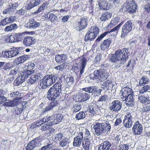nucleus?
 I'll use <instances>...</instances> for the list:
<instances>
[{"label": "nucleus", "mask_w": 150, "mask_h": 150, "mask_svg": "<svg viewBox=\"0 0 150 150\" xmlns=\"http://www.w3.org/2000/svg\"><path fill=\"white\" fill-rule=\"evenodd\" d=\"M112 16V14L110 13L105 12L102 14L100 19L101 21H105L110 18Z\"/></svg>", "instance_id": "nucleus-27"}, {"label": "nucleus", "mask_w": 150, "mask_h": 150, "mask_svg": "<svg viewBox=\"0 0 150 150\" xmlns=\"http://www.w3.org/2000/svg\"><path fill=\"white\" fill-rule=\"evenodd\" d=\"M129 52L128 49L126 48L117 50L111 55L110 61L114 63L115 68L118 69L126 62L129 58Z\"/></svg>", "instance_id": "nucleus-2"}, {"label": "nucleus", "mask_w": 150, "mask_h": 150, "mask_svg": "<svg viewBox=\"0 0 150 150\" xmlns=\"http://www.w3.org/2000/svg\"><path fill=\"white\" fill-rule=\"evenodd\" d=\"M59 98V97L56 99L55 98V99H53L52 100L48 99L49 100L52 101V102L49 105L46 106L45 109H43L42 110V112L44 113H46L49 110H52L54 107L57 106L58 104V103L57 100V99Z\"/></svg>", "instance_id": "nucleus-12"}, {"label": "nucleus", "mask_w": 150, "mask_h": 150, "mask_svg": "<svg viewBox=\"0 0 150 150\" xmlns=\"http://www.w3.org/2000/svg\"><path fill=\"white\" fill-rule=\"evenodd\" d=\"M34 73V70H27L23 71L21 74V75L25 80L28 77Z\"/></svg>", "instance_id": "nucleus-26"}, {"label": "nucleus", "mask_w": 150, "mask_h": 150, "mask_svg": "<svg viewBox=\"0 0 150 150\" xmlns=\"http://www.w3.org/2000/svg\"><path fill=\"white\" fill-rule=\"evenodd\" d=\"M144 86L142 88V89H141L139 91V93L143 94L145 92L148 91V90H150V85H146L145 86Z\"/></svg>", "instance_id": "nucleus-46"}, {"label": "nucleus", "mask_w": 150, "mask_h": 150, "mask_svg": "<svg viewBox=\"0 0 150 150\" xmlns=\"http://www.w3.org/2000/svg\"><path fill=\"white\" fill-rule=\"evenodd\" d=\"M97 36L95 34L92 33H91L88 31L85 37V40L86 41H93L94 40Z\"/></svg>", "instance_id": "nucleus-23"}, {"label": "nucleus", "mask_w": 150, "mask_h": 150, "mask_svg": "<svg viewBox=\"0 0 150 150\" xmlns=\"http://www.w3.org/2000/svg\"><path fill=\"white\" fill-rule=\"evenodd\" d=\"M104 83L105 84L106 88H107L108 89L109 88H112L113 87L112 82L111 80H107Z\"/></svg>", "instance_id": "nucleus-50"}, {"label": "nucleus", "mask_w": 150, "mask_h": 150, "mask_svg": "<svg viewBox=\"0 0 150 150\" xmlns=\"http://www.w3.org/2000/svg\"><path fill=\"white\" fill-rule=\"evenodd\" d=\"M93 127L94 130V134L99 136L104 135L109 133L111 125L109 121L103 120L101 122L96 123Z\"/></svg>", "instance_id": "nucleus-3"}, {"label": "nucleus", "mask_w": 150, "mask_h": 150, "mask_svg": "<svg viewBox=\"0 0 150 150\" xmlns=\"http://www.w3.org/2000/svg\"><path fill=\"white\" fill-rule=\"evenodd\" d=\"M149 81V78L146 76H143L139 80V86H144Z\"/></svg>", "instance_id": "nucleus-28"}, {"label": "nucleus", "mask_w": 150, "mask_h": 150, "mask_svg": "<svg viewBox=\"0 0 150 150\" xmlns=\"http://www.w3.org/2000/svg\"><path fill=\"white\" fill-rule=\"evenodd\" d=\"M18 72V69L17 68L15 69H11L9 71V73L8 75L12 76V78L10 79L11 81L13 80L14 78V76Z\"/></svg>", "instance_id": "nucleus-36"}, {"label": "nucleus", "mask_w": 150, "mask_h": 150, "mask_svg": "<svg viewBox=\"0 0 150 150\" xmlns=\"http://www.w3.org/2000/svg\"><path fill=\"white\" fill-rule=\"evenodd\" d=\"M85 117V113L83 111H81L76 115L75 117L77 120H80L84 119Z\"/></svg>", "instance_id": "nucleus-39"}, {"label": "nucleus", "mask_w": 150, "mask_h": 150, "mask_svg": "<svg viewBox=\"0 0 150 150\" xmlns=\"http://www.w3.org/2000/svg\"><path fill=\"white\" fill-rule=\"evenodd\" d=\"M28 3L26 6L23 7L21 9L18 10L17 11V13L20 15H24L28 10L30 9L28 8Z\"/></svg>", "instance_id": "nucleus-37"}, {"label": "nucleus", "mask_w": 150, "mask_h": 150, "mask_svg": "<svg viewBox=\"0 0 150 150\" xmlns=\"http://www.w3.org/2000/svg\"><path fill=\"white\" fill-rule=\"evenodd\" d=\"M90 140H84L82 142V146L85 150H88L91 145Z\"/></svg>", "instance_id": "nucleus-31"}, {"label": "nucleus", "mask_w": 150, "mask_h": 150, "mask_svg": "<svg viewBox=\"0 0 150 150\" xmlns=\"http://www.w3.org/2000/svg\"><path fill=\"white\" fill-rule=\"evenodd\" d=\"M123 96L122 100L125 98V104L129 107H132L134 104V96L132 94V90L127 87L123 88L122 90Z\"/></svg>", "instance_id": "nucleus-4"}, {"label": "nucleus", "mask_w": 150, "mask_h": 150, "mask_svg": "<svg viewBox=\"0 0 150 150\" xmlns=\"http://www.w3.org/2000/svg\"><path fill=\"white\" fill-rule=\"evenodd\" d=\"M89 32L97 35L99 32L98 28L96 26L91 27L88 30Z\"/></svg>", "instance_id": "nucleus-40"}, {"label": "nucleus", "mask_w": 150, "mask_h": 150, "mask_svg": "<svg viewBox=\"0 0 150 150\" xmlns=\"http://www.w3.org/2000/svg\"><path fill=\"white\" fill-rule=\"evenodd\" d=\"M83 135L82 132H80L78 135L74 138L73 145L74 146L79 147L81 144L83 140Z\"/></svg>", "instance_id": "nucleus-11"}, {"label": "nucleus", "mask_w": 150, "mask_h": 150, "mask_svg": "<svg viewBox=\"0 0 150 150\" xmlns=\"http://www.w3.org/2000/svg\"><path fill=\"white\" fill-rule=\"evenodd\" d=\"M65 64H66L64 63L61 65L56 66L54 68L56 70L62 71L65 69V67L64 66Z\"/></svg>", "instance_id": "nucleus-58"}, {"label": "nucleus", "mask_w": 150, "mask_h": 150, "mask_svg": "<svg viewBox=\"0 0 150 150\" xmlns=\"http://www.w3.org/2000/svg\"><path fill=\"white\" fill-rule=\"evenodd\" d=\"M132 23L130 21H127L122 27L121 37L124 38L132 30Z\"/></svg>", "instance_id": "nucleus-7"}, {"label": "nucleus", "mask_w": 150, "mask_h": 150, "mask_svg": "<svg viewBox=\"0 0 150 150\" xmlns=\"http://www.w3.org/2000/svg\"><path fill=\"white\" fill-rule=\"evenodd\" d=\"M16 17L11 16L4 18L0 21V26H4L9 23L14 22L16 20Z\"/></svg>", "instance_id": "nucleus-14"}, {"label": "nucleus", "mask_w": 150, "mask_h": 150, "mask_svg": "<svg viewBox=\"0 0 150 150\" xmlns=\"http://www.w3.org/2000/svg\"><path fill=\"white\" fill-rule=\"evenodd\" d=\"M26 66L28 70H33L32 69L34 68L35 65L33 63L29 62L26 64Z\"/></svg>", "instance_id": "nucleus-55"}, {"label": "nucleus", "mask_w": 150, "mask_h": 150, "mask_svg": "<svg viewBox=\"0 0 150 150\" xmlns=\"http://www.w3.org/2000/svg\"><path fill=\"white\" fill-rule=\"evenodd\" d=\"M49 18L52 22L56 20L57 18V17L53 13L49 15Z\"/></svg>", "instance_id": "nucleus-61"}, {"label": "nucleus", "mask_w": 150, "mask_h": 150, "mask_svg": "<svg viewBox=\"0 0 150 150\" xmlns=\"http://www.w3.org/2000/svg\"><path fill=\"white\" fill-rule=\"evenodd\" d=\"M18 25L16 23H12L6 27L4 30L6 32H11L13 30H16L18 28Z\"/></svg>", "instance_id": "nucleus-22"}, {"label": "nucleus", "mask_w": 150, "mask_h": 150, "mask_svg": "<svg viewBox=\"0 0 150 150\" xmlns=\"http://www.w3.org/2000/svg\"><path fill=\"white\" fill-rule=\"evenodd\" d=\"M65 80L69 84L71 85L74 83V79L73 76H70L67 77Z\"/></svg>", "instance_id": "nucleus-51"}, {"label": "nucleus", "mask_w": 150, "mask_h": 150, "mask_svg": "<svg viewBox=\"0 0 150 150\" xmlns=\"http://www.w3.org/2000/svg\"><path fill=\"white\" fill-rule=\"evenodd\" d=\"M20 48L18 47H13L9 50L10 58L17 56L20 54Z\"/></svg>", "instance_id": "nucleus-20"}, {"label": "nucleus", "mask_w": 150, "mask_h": 150, "mask_svg": "<svg viewBox=\"0 0 150 150\" xmlns=\"http://www.w3.org/2000/svg\"><path fill=\"white\" fill-rule=\"evenodd\" d=\"M95 86H90L83 88V90L85 92L93 94Z\"/></svg>", "instance_id": "nucleus-45"}, {"label": "nucleus", "mask_w": 150, "mask_h": 150, "mask_svg": "<svg viewBox=\"0 0 150 150\" xmlns=\"http://www.w3.org/2000/svg\"><path fill=\"white\" fill-rule=\"evenodd\" d=\"M63 118V116L60 114H54L48 117H45L44 120L49 122L51 125H55L59 123Z\"/></svg>", "instance_id": "nucleus-6"}, {"label": "nucleus", "mask_w": 150, "mask_h": 150, "mask_svg": "<svg viewBox=\"0 0 150 150\" xmlns=\"http://www.w3.org/2000/svg\"><path fill=\"white\" fill-rule=\"evenodd\" d=\"M40 137L35 138L29 142L25 147L26 150H32L39 146Z\"/></svg>", "instance_id": "nucleus-8"}, {"label": "nucleus", "mask_w": 150, "mask_h": 150, "mask_svg": "<svg viewBox=\"0 0 150 150\" xmlns=\"http://www.w3.org/2000/svg\"><path fill=\"white\" fill-rule=\"evenodd\" d=\"M98 5L100 7V9L103 10H107L108 9V3L104 0H99L98 1Z\"/></svg>", "instance_id": "nucleus-25"}, {"label": "nucleus", "mask_w": 150, "mask_h": 150, "mask_svg": "<svg viewBox=\"0 0 150 150\" xmlns=\"http://www.w3.org/2000/svg\"><path fill=\"white\" fill-rule=\"evenodd\" d=\"M36 76L35 74L32 75L30 78L27 81L28 83L30 84H34L36 82Z\"/></svg>", "instance_id": "nucleus-43"}, {"label": "nucleus", "mask_w": 150, "mask_h": 150, "mask_svg": "<svg viewBox=\"0 0 150 150\" xmlns=\"http://www.w3.org/2000/svg\"><path fill=\"white\" fill-rule=\"evenodd\" d=\"M127 7L126 8L127 11L130 13H132L135 12L137 9V6L135 3L134 1H132L128 6L127 5Z\"/></svg>", "instance_id": "nucleus-16"}, {"label": "nucleus", "mask_w": 150, "mask_h": 150, "mask_svg": "<svg viewBox=\"0 0 150 150\" xmlns=\"http://www.w3.org/2000/svg\"><path fill=\"white\" fill-rule=\"evenodd\" d=\"M44 1V0H30L29 3H28V8L31 9L39 4H42Z\"/></svg>", "instance_id": "nucleus-19"}, {"label": "nucleus", "mask_w": 150, "mask_h": 150, "mask_svg": "<svg viewBox=\"0 0 150 150\" xmlns=\"http://www.w3.org/2000/svg\"><path fill=\"white\" fill-rule=\"evenodd\" d=\"M19 103V101L14 100L13 101L6 102L4 103V105L8 107H14L16 106Z\"/></svg>", "instance_id": "nucleus-33"}, {"label": "nucleus", "mask_w": 150, "mask_h": 150, "mask_svg": "<svg viewBox=\"0 0 150 150\" xmlns=\"http://www.w3.org/2000/svg\"><path fill=\"white\" fill-rule=\"evenodd\" d=\"M35 39L33 38L28 36L24 38L23 43L26 46H30L35 43Z\"/></svg>", "instance_id": "nucleus-15"}, {"label": "nucleus", "mask_w": 150, "mask_h": 150, "mask_svg": "<svg viewBox=\"0 0 150 150\" xmlns=\"http://www.w3.org/2000/svg\"><path fill=\"white\" fill-rule=\"evenodd\" d=\"M86 64V60L85 59L82 60L81 63L80 64V73L79 75H82L84 72L85 66Z\"/></svg>", "instance_id": "nucleus-29"}, {"label": "nucleus", "mask_w": 150, "mask_h": 150, "mask_svg": "<svg viewBox=\"0 0 150 150\" xmlns=\"http://www.w3.org/2000/svg\"><path fill=\"white\" fill-rule=\"evenodd\" d=\"M111 42V40L110 39H107L101 42L100 45L101 49L105 50L108 49L109 48Z\"/></svg>", "instance_id": "nucleus-18"}, {"label": "nucleus", "mask_w": 150, "mask_h": 150, "mask_svg": "<svg viewBox=\"0 0 150 150\" xmlns=\"http://www.w3.org/2000/svg\"><path fill=\"white\" fill-rule=\"evenodd\" d=\"M133 133L134 135L140 134L142 132L143 127L142 124L139 121H137L135 123L132 128Z\"/></svg>", "instance_id": "nucleus-10"}, {"label": "nucleus", "mask_w": 150, "mask_h": 150, "mask_svg": "<svg viewBox=\"0 0 150 150\" xmlns=\"http://www.w3.org/2000/svg\"><path fill=\"white\" fill-rule=\"evenodd\" d=\"M7 98L4 96V95L3 93V90L0 89V100H1L3 102H5Z\"/></svg>", "instance_id": "nucleus-60"}, {"label": "nucleus", "mask_w": 150, "mask_h": 150, "mask_svg": "<svg viewBox=\"0 0 150 150\" xmlns=\"http://www.w3.org/2000/svg\"><path fill=\"white\" fill-rule=\"evenodd\" d=\"M107 35V32H104L98 37L96 40V41L99 42Z\"/></svg>", "instance_id": "nucleus-62"}, {"label": "nucleus", "mask_w": 150, "mask_h": 150, "mask_svg": "<svg viewBox=\"0 0 150 150\" xmlns=\"http://www.w3.org/2000/svg\"><path fill=\"white\" fill-rule=\"evenodd\" d=\"M30 58V56L29 55H25L20 56L18 59L19 63H23L26 60H28Z\"/></svg>", "instance_id": "nucleus-34"}, {"label": "nucleus", "mask_w": 150, "mask_h": 150, "mask_svg": "<svg viewBox=\"0 0 150 150\" xmlns=\"http://www.w3.org/2000/svg\"><path fill=\"white\" fill-rule=\"evenodd\" d=\"M101 91V89L97 88L95 86L93 94L96 96H99L100 95Z\"/></svg>", "instance_id": "nucleus-56"}, {"label": "nucleus", "mask_w": 150, "mask_h": 150, "mask_svg": "<svg viewBox=\"0 0 150 150\" xmlns=\"http://www.w3.org/2000/svg\"><path fill=\"white\" fill-rule=\"evenodd\" d=\"M84 140H88L91 141L92 139L90 134V132L88 129H85V133Z\"/></svg>", "instance_id": "nucleus-42"}, {"label": "nucleus", "mask_w": 150, "mask_h": 150, "mask_svg": "<svg viewBox=\"0 0 150 150\" xmlns=\"http://www.w3.org/2000/svg\"><path fill=\"white\" fill-rule=\"evenodd\" d=\"M108 76L106 71L103 69L95 70L89 75L90 77L93 79H96L100 81L106 80Z\"/></svg>", "instance_id": "nucleus-5"}, {"label": "nucleus", "mask_w": 150, "mask_h": 150, "mask_svg": "<svg viewBox=\"0 0 150 150\" xmlns=\"http://www.w3.org/2000/svg\"><path fill=\"white\" fill-rule=\"evenodd\" d=\"M25 81L24 78L21 75L14 81V84L16 86H18L21 84Z\"/></svg>", "instance_id": "nucleus-32"}, {"label": "nucleus", "mask_w": 150, "mask_h": 150, "mask_svg": "<svg viewBox=\"0 0 150 150\" xmlns=\"http://www.w3.org/2000/svg\"><path fill=\"white\" fill-rule=\"evenodd\" d=\"M46 3H43L38 8V9L35 12V13L38 14L42 12L45 9Z\"/></svg>", "instance_id": "nucleus-47"}, {"label": "nucleus", "mask_w": 150, "mask_h": 150, "mask_svg": "<svg viewBox=\"0 0 150 150\" xmlns=\"http://www.w3.org/2000/svg\"><path fill=\"white\" fill-rule=\"evenodd\" d=\"M52 146L51 144H48L42 146L39 150H50Z\"/></svg>", "instance_id": "nucleus-64"}, {"label": "nucleus", "mask_w": 150, "mask_h": 150, "mask_svg": "<svg viewBox=\"0 0 150 150\" xmlns=\"http://www.w3.org/2000/svg\"><path fill=\"white\" fill-rule=\"evenodd\" d=\"M63 137V134L61 133L56 134L54 136V139L56 141H59L62 139Z\"/></svg>", "instance_id": "nucleus-54"}, {"label": "nucleus", "mask_w": 150, "mask_h": 150, "mask_svg": "<svg viewBox=\"0 0 150 150\" xmlns=\"http://www.w3.org/2000/svg\"><path fill=\"white\" fill-rule=\"evenodd\" d=\"M135 113L133 112H127L125 116L124 119L134 121L135 117Z\"/></svg>", "instance_id": "nucleus-30"}, {"label": "nucleus", "mask_w": 150, "mask_h": 150, "mask_svg": "<svg viewBox=\"0 0 150 150\" xmlns=\"http://www.w3.org/2000/svg\"><path fill=\"white\" fill-rule=\"evenodd\" d=\"M41 24V22L39 21H36L34 19H32L27 23V27L31 29H35L38 28Z\"/></svg>", "instance_id": "nucleus-13"}, {"label": "nucleus", "mask_w": 150, "mask_h": 150, "mask_svg": "<svg viewBox=\"0 0 150 150\" xmlns=\"http://www.w3.org/2000/svg\"><path fill=\"white\" fill-rule=\"evenodd\" d=\"M81 108V105L75 104L73 105L72 109L73 112H76L80 110Z\"/></svg>", "instance_id": "nucleus-48"}, {"label": "nucleus", "mask_w": 150, "mask_h": 150, "mask_svg": "<svg viewBox=\"0 0 150 150\" xmlns=\"http://www.w3.org/2000/svg\"><path fill=\"white\" fill-rule=\"evenodd\" d=\"M14 11L13 8L10 6L8 8L4 10L2 13L4 14H6L11 13Z\"/></svg>", "instance_id": "nucleus-49"}, {"label": "nucleus", "mask_w": 150, "mask_h": 150, "mask_svg": "<svg viewBox=\"0 0 150 150\" xmlns=\"http://www.w3.org/2000/svg\"><path fill=\"white\" fill-rule=\"evenodd\" d=\"M83 96V99L85 101L88 100L90 98L89 95L86 92H82Z\"/></svg>", "instance_id": "nucleus-63"}, {"label": "nucleus", "mask_w": 150, "mask_h": 150, "mask_svg": "<svg viewBox=\"0 0 150 150\" xmlns=\"http://www.w3.org/2000/svg\"><path fill=\"white\" fill-rule=\"evenodd\" d=\"M138 99L140 102L144 104L147 105L150 103V98L148 95L139 96Z\"/></svg>", "instance_id": "nucleus-21"}, {"label": "nucleus", "mask_w": 150, "mask_h": 150, "mask_svg": "<svg viewBox=\"0 0 150 150\" xmlns=\"http://www.w3.org/2000/svg\"><path fill=\"white\" fill-rule=\"evenodd\" d=\"M69 142L67 138H65L59 142V145L62 147H64L69 145Z\"/></svg>", "instance_id": "nucleus-44"}, {"label": "nucleus", "mask_w": 150, "mask_h": 150, "mask_svg": "<svg viewBox=\"0 0 150 150\" xmlns=\"http://www.w3.org/2000/svg\"><path fill=\"white\" fill-rule=\"evenodd\" d=\"M122 104L118 100H115L110 104L109 109L110 111L114 112H117L122 108Z\"/></svg>", "instance_id": "nucleus-9"}, {"label": "nucleus", "mask_w": 150, "mask_h": 150, "mask_svg": "<svg viewBox=\"0 0 150 150\" xmlns=\"http://www.w3.org/2000/svg\"><path fill=\"white\" fill-rule=\"evenodd\" d=\"M24 33H15V34L17 42H19L21 41L23 38Z\"/></svg>", "instance_id": "nucleus-41"}, {"label": "nucleus", "mask_w": 150, "mask_h": 150, "mask_svg": "<svg viewBox=\"0 0 150 150\" xmlns=\"http://www.w3.org/2000/svg\"><path fill=\"white\" fill-rule=\"evenodd\" d=\"M133 122V121L124 119L123 122L124 125L125 127L129 128L132 126Z\"/></svg>", "instance_id": "nucleus-35"}, {"label": "nucleus", "mask_w": 150, "mask_h": 150, "mask_svg": "<svg viewBox=\"0 0 150 150\" xmlns=\"http://www.w3.org/2000/svg\"><path fill=\"white\" fill-rule=\"evenodd\" d=\"M54 83H55L50 88L47 93V98L50 100L58 98L62 93L63 83L61 79L57 74H50L44 76L40 83V87L42 89H45Z\"/></svg>", "instance_id": "nucleus-1"}, {"label": "nucleus", "mask_w": 150, "mask_h": 150, "mask_svg": "<svg viewBox=\"0 0 150 150\" xmlns=\"http://www.w3.org/2000/svg\"><path fill=\"white\" fill-rule=\"evenodd\" d=\"M50 125H51V124L50 123H49V124H46L44 125L43 126H42L41 129L42 131H46L49 129H50Z\"/></svg>", "instance_id": "nucleus-59"}, {"label": "nucleus", "mask_w": 150, "mask_h": 150, "mask_svg": "<svg viewBox=\"0 0 150 150\" xmlns=\"http://www.w3.org/2000/svg\"><path fill=\"white\" fill-rule=\"evenodd\" d=\"M88 21L86 18H82L80 19V21L78 22V26L79 30H82L86 27Z\"/></svg>", "instance_id": "nucleus-17"}, {"label": "nucleus", "mask_w": 150, "mask_h": 150, "mask_svg": "<svg viewBox=\"0 0 150 150\" xmlns=\"http://www.w3.org/2000/svg\"><path fill=\"white\" fill-rule=\"evenodd\" d=\"M13 67V66L11 65L10 63H8L4 66L3 69L5 71L8 72Z\"/></svg>", "instance_id": "nucleus-52"}, {"label": "nucleus", "mask_w": 150, "mask_h": 150, "mask_svg": "<svg viewBox=\"0 0 150 150\" xmlns=\"http://www.w3.org/2000/svg\"><path fill=\"white\" fill-rule=\"evenodd\" d=\"M74 99L76 101L80 102L84 101L83 99V96L82 93H80L77 94L75 97L74 98Z\"/></svg>", "instance_id": "nucleus-38"}, {"label": "nucleus", "mask_w": 150, "mask_h": 150, "mask_svg": "<svg viewBox=\"0 0 150 150\" xmlns=\"http://www.w3.org/2000/svg\"><path fill=\"white\" fill-rule=\"evenodd\" d=\"M102 144L105 147V150H108L112 146V144L108 141H104Z\"/></svg>", "instance_id": "nucleus-53"}, {"label": "nucleus", "mask_w": 150, "mask_h": 150, "mask_svg": "<svg viewBox=\"0 0 150 150\" xmlns=\"http://www.w3.org/2000/svg\"><path fill=\"white\" fill-rule=\"evenodd\" d=\"M67 57L65 54H57L55 56V59L58 63L63 62H64Z\"/></svg>", "instance_id": "nucleus-24"}, {"label": "nucleus", "mask_w": 150, "mask_h": 150, "mask_svg": "<svg viewBox=\"0 0 150 150\" xmlns=\"http://www.w3.org/2000/svg\"><path fill=\"white\" fill-rule=\"evenodd\" d=\"M144 12H146L148 13L150 12V4L147 3L146 4L144 5Z\"/></svg>", "instance_id": "nucleus-57"}]
</instances>
